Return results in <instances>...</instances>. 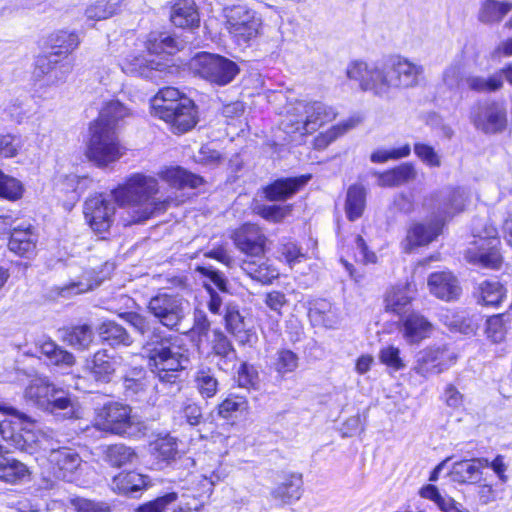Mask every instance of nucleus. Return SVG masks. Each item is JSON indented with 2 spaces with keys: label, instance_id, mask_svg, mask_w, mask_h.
Returning a JSON list of instances; mask_svg holds the SVG:
<instances>
[{
  "label": "nucleus",
  "instance_id": "f257e3e1",
  "mask_svg": "<svg viewBox=\"0 0 512 512\" xmlns=\"http://www.w3.org/2000/svg\"><path fill=\"white\" fill-rule=\"evenodd\" d=\"M158 181L152 176L135 173L125 183L114 189L111 195L97 194L84 203V216L91 229L97 234L107 233L114 221L115 203L128 207L126 225L144 222L164 213L169 200L155 198Z\"/></svg>",
  "mask_w": 512,
  "mask_h": 512
},
{
  "label": "nucleus",
  "instance_id": "f03ea898",
  "mask_svg": "<svg viewBox=\"0 0 512 512\" xmlns=\"http://www.w3.org/2000/svg\"><path fill=\"white\" fill-rule=\"evenodd\" d=\"M124 319L142 337V351L147 358L148 367L163 385L181 389L182 374L190 364L188 350L178 344V338L163 331L148 317L128 312Z\"/></svg>",
  "mask_w": 512,
  "mask_h": 512
},
{
  "label": "nucleus",
  "instance_id": "7ed1b4c3",
  "mask_svg": "<svg viewBox=\"0 0 512 512\" xmlns=\"http://www.w3.org/2000/svg\"><path fill=\"white\" fill-rule=\"evenodd\" d=\"M423 71L421 65L401 56H393L377 63L354 61L347 68V76L358 81L362 90L386 97L392 88L418 85Z\"/></svg>",
  "mask_w": 512,
  "mask_h": 512
},
{
  "label": "nucleus",
  "instance_id": "20e7f679",
  "mask_svg": "<svg viewBox=\"0 0 512 512\" xmlns=\"http://www.w3.org/2000/svg\"><path fill=\"white\" fill-rule=\"evenodd\" d=\"M465 201V191L461 188L446 187L433 193L425 205L435 212L436 220L414 224L406 237L408 248L432 242L440 234L444 221L464 209Z\"/></svg>",
  "mask_w": 512,
  "mask_h": 512
},
{
  "label": "nucleus",
  "instance_id": "39448f33",
  "mask_svg": "<svg viewBox=\"0 0 512 512\" xmlns=\"http://www.w3.org/2000/svg\"><path fill=\"white\" fill-rule=\"evenodd\" d=\"M149 58L134 56L122 64V71L131 76L156 80L158 74L168 71L172 66L171 55L179 51L182 43L165 32H152L146 41Z\"/></svg>",
  "mask_w": 512,
  "mask_h": 512
},
{
  "label": "nucleus",
  "instance_id": "423d86ee",
  "mask_svg": "<svg viewBox=\"0 0 512 512\" xmlns=\"http://www.w3.org/2000/svg\"><path fill=\"white\" fill-rule=\"evenodd\" d=\"M474 241L465 252L466 260L482 268L498 269L502 264L498 231L487 219H475L472 225Z\"/></svg>",
  "mask_w": 512,
  "mask_h": 512
},
{
  "label": "nucleus",
  "instance_id": "0eeeda50",
  "mask_svg": "<svg viewBox=\"0 0 512 512\" xmlns=\"http://www.w3.org/2000/svg\"><path fill=\"white\" fill-rule=\"evenodd\" d=\"M27 403L65 418L77 417L75 404L68 392L55 387L46 377L33 378L24 391Z\"/></svg>",
  "mask_w": 512,
  "mask_h": 512
},
{
  "label": "nucleus",
  "instance_id": "6e6552de",
  "mask_svg": "<svg viewBox=\"0 0 512 512\" xmlns=\"http://www.w3.org/2000/svg\"><path fill=\"white\" fill-rule=\"evenodd\" d=\"M125 153L118 131L93 121L89 127L86 156L98 167H106L119 160Z\"/></svg>",
  "mask_w": 512,
  "mask_h": 512
},
{
  "label": "nucleus",
  "instance_id": "1a4fd4ad",
  "mask_svg": "<svg viewBox=\"0 0 512 512\" xmlns=\"http://www.w3.org/2000/svg\"><path fill=\"white\" fill-rule=\"evenodd\" d=\"M151 107L154 115L168 123L174 133H185L197 123L195 104L188 97L178 101L154 97Z\"/></svg>",
  "mask_w": 512,
  "mask_h": 512
},
{
  "label": "nucleus",
  "instance_id": "9d476101",
  "mask_svg": "<svg viewBox=\"0 0 512 512\" xmlns=\"http://www.w3.org/2000/svg\"><path fill=\"white\" fill-rule=\"evenodd\" d=\"M223 15L226 30L239 45L248 44L259 35L262 20L254 10L233 5L225 7Z\"/></svg>",
  "mask_w": 512,
  "mask_h": 512
},
{
  "label": "nucleus",
  "instance_id": "9b49d317",
  "mask_svg": "<svg viewBox=\"0 0 512 512\" xmlns=\"http://www.w3.org/2000/svg\"><path fill=\"white\" fill-rule=\"evenodd\" d=\"M149 312L169 330H178L187 314V302L177 294L160 293L148 303Z\"/></svg>",
  "mask_w": 512,
  "mask_h": 512
},
{
  "label": "nucleus",
  "instance_id": "f8f14e48",
  "mask_svg": "<svg viewBox=\"0 0 512 512\" xmlns=\"http://www.w3.org/2000/svg\"><path fill=\"white\" fill-rule=\"evenodd\" d=\"M192 67L202 78L221 86L230 83L239 72L235 62L209 53L197 55Z\"/></svg>",
  "mask_w": 512,
  "mask_h": 512
},
{
  "label": "nucleus",
  "instance_id": "ddd939ff",
  "mask_svg": "<svg viewBox=\"0 0 512 512\" xmlns=\"http://www.w3.org/2000/svg\"><path fill=\"white\" fill-rule=\"evenodd\" d=\"M470 119L476 129L486 134L499 133L507 125V108L500 101L479 102L472 108Z\"/></svg>",
  "mask_w": 512,
  "mask_h": 512
},
{
  "label": "nucleus",
  "instance_id": "4468645a",
  "mask_svg": "<svg viewBox=\"0 0 512 512\" xmlns=\"http://www.w3.org/2000/svg\"><path fill=\"white\" fill-rule=\"evenodd\" d=\"M0 411L11 416L14 420H3L0 422V435L6 441L21 451H29L34 442L33 434L22 428L25 423H30V418L15 409L14 407L0 404Z\"/></svg>",
  "mask_w": 512,
  "mask_h": 512
},
{
  "label": "nucleus",
  "instance_id": "2eb2a0df",
  "mask_svg": "<svg viewBox=\"0 0 512 512\" xmlns=\"http://www.w3.org/2000/svg\"><path fill=\"white\" fill-rule=\"evenodd\" d=\"M0 224L9 226L8 248L11 252L27 258L35 254L38 235L32 224L18 222L9 215L0 216Z\"/></svg>",
  "mask_w": 512,
  "mask_h": 512
},
{
  "label": "nucleus",
  "instance_id": "dca6fc26",
  "mask_svg": "<svg viewBox=\"0 0 512 512\" xmlns=\"http://www.w3.org/2000/svg\"><path fill=\"white\" fill-rule=\"evenodd\" d=\"M96 425L100 430L124 435L131 428V408L119 402H108L97 412Z\"/></svg>",
  "mask_w": 512,
  "mask_h": 512
},
{
  "label": "nucleus",
  "instance_id": "f3484780",
  "mask_svg": "<svg viewBox=\"0 0 512 512\" xmlns=\"http://www.w3.org/2000/svg\"><path fill=\"white\" fill-rule=\"evenodd\" d=\"M456 358L455 352L446 345L431 347L421 353L414 369L417 374L429 377L448 369Z\"/></svg>",
  "mask_w": 512,
  "mask_h": 512
},
{
  "label": "nucleus",
  "instance_id": "a211bd4d",
  "mask_svg": "<svg viewBox=\"0 0 512 512\" xmlns=\"http://www.w3.org/2000/svg\"><path fill=\"white\" fill-rule=\"evenodd\" d=\"M121 362V356L110 354L107 350H99L86 360L85 372L96 384H108L113 380Z\"/></svg>",
  "mask_w": 512,
  "mask_h": 512
},
{
  "label": "nucleus",
  "instance_id": "6ab92c4d",
  "mask_svg": "<svg viewBox=\"0 0 512 512\" xmlns=\"http://www.w3.org/2000/svg\"><path fill=\"white\" fill-rule=\"evenodd\" d=\"M235 246L246 255V258L259 256L265 253L266 236L254 224H244L236 229L232 235Z\"/></svg>",
  "mask_w": 512,
  "mask_h": 512
},
{
  "label": "nucleus",
  "instance_id": "aec40b11",
  "mask_svg": "<svg viewBox=\"0 0 512 512\" xmlns=\"http://www.w3.org/2000/svg\"><path fill=\"white\" fill-rule=\"evenodd\" d=\"M432 330V323L426 317L416 312L404 316L399 328L402 337L408 344L420 343L430 337Z\"/></svg>",
  "mask_w": 512,
  "mask_h": 512
},
{
  "label": "nucleus",
  "instance_id": "412c9836",
  "mask_svg": "<svg viewBox=\"0 0 512 512\" xmlns=\"http://www.w3.org/2000/svg\"><path fill=\"white\" fill-rule=\"evenodd\" d=\"M489 460L486 458H472L453 463L449 472L451 479L459 484H476L482 479L481 469L487 468Z\"/></svg>",
  "mask_w": 512,
  "mask_h": 512
},
{
  "label": "nucleus",
  "instance_id": "4be33fe9",
  "mask_svg": "<svg viewBox=\"0 0 512 512\" xmlns=\"http://www.w3.org/2000/svg\"><path fill=\"white\" fill-rule=\"evenodd\" d=\"M48 460L57 469L55 471L57 477L66 481H71L72 474L78 469L82 461L75 450L67 447L51 450Z\"/></svg>",
  "mask_w": 512,
  "mask_h": 512
},
{
  "label": "nucleus",
  "instance_id": "5701e85b",
  "mask_svg": "<svg viewBox=\"0 0 512 512\" xmlns=\"http://www.w3.org/2000/svg\"><path fill=\"white\" fill-rule=\"evenodd\" d=\"M430 292L444 301L455 300L461 293L457 278L447 271L432 273L428 278Z\"/></svg>",
  "mask_w": 512,
  "mask_h": 512
},
{
  "label": "nucleus",
  "instance_id": "b1692460",
  "mask_svg": "<svg viewBox=\"0 0 512 512\" xmlns=\"http://www.w3.org/2000/svg\"><path fill=\"white\" fill-rule=\"evenodd\" d=\"M241 269L253 280L270 284L279 276V272L265 253L242 260Z\"/></svg>",
  "mask_w": 512,
  "mask_h": 512
},
{
  "label": "nucleus",
  "instance_id": "393cba45",
  "mask_svg": "<svg viewBox=\"0 0 512 512\" xmlns=\"http://www.w3.org/2000/svg\"><path fill=\"white\" fill-rule=\"evenodd\" d=\"M380 187H399L417 178V170L413 163L405 162L384 172H373Z\"/></svg>",
  "mask_w": 512,
  "mask_h": 512
},
{
  "label": "nucleus",
  "instance_id": "a878e982",
  "mask_svg": "<svg viewBox=\"0 0 512 512\" xmlns=\"http://www.w3.org/2000/svg\"><path fill=\"white\" fill-rule=\"evenodd\" d=\"M310 176L277 179L264 188L265 197L269 201H284L297 193Z\"/></svg>",
  "mask_w": 512,
  "mask_h": 512
},
{
  "label": "nucleus",
  "instance_id": "bb28decb",
  "mask_svg": "<svg viewBox=\"0 0 512 512\" xmlns=\"http://www.w3.org/2000/svg\"><path fill=\"white\" fill-rule=\"evenodd\" d=\"M224 319L227 330L242 344H252L256 335L246 327L243 316L234 305H226Z\"/></svg>",
  "mask_w": 512,
  "mask_h": 512
},
{
  "label": "nucleus",
  "instance_id": "cd10ccee",
  "mask_svg": "<svg viewBox=\"0 0 512 512\" xmlns=\"http://www.w3.org/2000/svg\"><path fill=\"white\" fill-rule=\"evenodd\" d=\"M158 175L170 186L178 189H195L204 183V180L201 176L194 174L180 166L165 168L161 170Z\"/></svg>",
  "mask_w": 512,
  "mask_h": 512
},
{
  "label": "nucleus",
  "instance_id": "c85d7f7f",
  "mask_svg": "<svg viewBox=\"0 0 512 512\" xmlns=\"http://www.w3.org/2000/svg\"><path fill=\"white\" fill-rule=\"evenodd\" d=\"M306 131L312 133L326 122L336 117V112L330 106L320 101H305Z\"/></svg>",
  "mask_w": 512,
  "mask_h": 512
},
{
  "label": "nucleus",
  "instance_id": "c756f323",
  "mask_svg": "<svg viewBox=\"0 0 512 512\" xmlns=\"http://www.w3.org/2000/svg\"><path fill=\"white\" fill-rule=\"evenodd\" d=\"M170 20L177 27H198L200 18L195 2L193 0L176 1L171 8Z\"/></svg>",
  "mask_w": 512,
  "mask_h": 512
},
{
  "label": "nucleus",
  "instance_id": "7c9ffc66",
  "mask_svg": "<svg viewBox=\"0 0 512 512\" xmlns=\"http://www.w3.org/2000/svg\"><path fill=\"white\" fill-rule=\"evenodd\" d=\"M122 386L127 398L142 397L150 386L146 370L143 367L129 369L123 376Z\"/></svg>",
  "mask_w": 512,
  "mask_h": 512
},
{
  "label": "nucleus",
  "instance_id": "2f4dec72",
  "mask_svg": "<svg viewBox=\"0 0 512 512\" xmlns=\"http://www.w3.org/2000/svg\"><path fill=\"white\" fill-rule=\"evenodd\" d=\"M467 71L461 62L449 64L442 72L443 86L453 94H462L467 87Z\"/></svg>",
  "mask_w": 512,
  "mask_h": 512
},
{
  "label": "nucleus",
  "instance_id": "473e14b6",
  "mask_svg": "<svg viewBox=\"0 0 512 512\" xmlns=\"http://www.w3.org/2000/svg\"><path fill=\"white\" fill-rule=\"evenodd\" d=\"M302 476L297 473L289 474L285 477L284 481L281 482L272 491L274 499L279 500L284 504L291 503L300 499L302 493Z\"/></svg>",
  "mask_w": 512,
  "mask_h": 512
},
{
  "label": "nucleus",
  "instance_id": "72a5a7b5",
  "mask_svg": "<svg viewBox=\"0 0 512 512\" xmlns=\"http://www.w3.org/2000/svg\"><path fill=\"white\" fill-rule=\"evenodd\" d=\"M305 100H297L295 103L290 104L287 109L286 115L281 121V127L286 133L308 134L306 131L305 120Z\"/></svg>",
  "mask_w": 512,
  "mask_h": 512
},
{
  "label": "nucleus",
  "instance_id": "f704fd0d",
  "mask_svg": "<svg viewBox=\"0 0 512 512\" xmlns=\"http://www.w3.org/2000/svg\"><path fill=\"white\" fill-rule=\"evenodd\" d=\"M129 116L130 110L123 103L119 100H111L104 104L95 122H101V124L118 131L120 123Z\"/></svg>",
  "mask_w": 512,
  "mask_h": 512
},
{
  "label": "nucleus",
  "instance_id": "c9c22d12",
  "mask_svg": "<svg viewBox=\"0 0 512 512\" xmlns=\"http://www.w3.org/2000/svg\"><path fill=\"white\" fill-rule=\"evenodd\" d=\"M100 337L109 345L116 346H130L133 339L127 330L114 321H104L98 327Z\"/></svg>",
  "mask_w": 512,
  "mask_h": 512
},
{
  "label": "nucleus",
  "instance_id": "e433bc0d",
  "mask_svg": "<svg viewBox=\"0 0 512 512\" xmlns=\"http://www.w3.org/2000/svg\"><path fill=\"white\" fill-rule=\"evenodd\" d=\"M419 494L422 498L434 502L442 512H469L462 504L456 502L448 495H442L433 484L423 486Z\"/></svg>",
  "mask_w": 512,
  "mask_h": 512
},
{
  "label": "nucleus",
  "instance_id": "4c0bfd02",
  "mask_svg": "<svg viewBox=\"0 0 512 512\" xmlns=\"http://www.w3.org/2000/svg\"><path fill=\"white\" fill-rule=\"evenodd\" d=\"M195 388L202 398L214 397L218 392L219 382L211 367L201 365L194 375Z\"/></svg>",
  "mask_w": 512,
  "mask_h": 512
},
{
  "label": "nucleus",
  "instance_id": "58836bf2",
  "mask_svg": "<svg viewBox=\"0 0 512 512\" xmlns=\"http://www.w3.org/2000/svg\"><path fill=\"white\" fill-rule=\"evenodd\" d=\"M366 205V189L362 185H351L346 194L345 212L350 221L360 218Z\"/></svg>",
  "mask_w": 512,
  "mask_h": 512
},
{
  "label": "nucleus",
  "instance_id": "ea45409f",
  "mask_svg": "<svg viewBox=\"0 0 512 512\" xmlns=\"http://www.w3.org/2000/svg\"><path fill=\"white\" fill-rule=\"evenodd\" d=\"M512 9V3L484 0L478 11V20L484 24L500 22Z\"/></svg>",
  "mask_w": 512,
  "mask_h": 512
},
{
  "label": "nucleus",
  "instance_id": "a19ab883",
  "mask_svg": "<svg viewBox=\"0 0 512 512\" xmlns=\"http://www.w3.org/2000/svg\"><path fill=\"white\" fill-rule=\"evenodd\" d=\"M61 333L62 341L76 350L88 349L93 341V331L88 325L74 326Z\"/></svg>",
  "mask_w": 512,
  "mask_h": 512
},
{
  "label": "nucleus",
  "instance_id": "79ce46f5",
  "mask_svg": "<svg viewBox=\"0 0 512 512\" xmlns=\"http://www.w3.org/2000/svg\"><path fill=\"white\" fill-rule=\"evenodd\" d=\"M28 467L15 458L0 459V480L8 484L19 483L29 477Z\"/></svg>",
  "mask_w": 512,
  "mask_h": 512
},
{
  "label": "nucleus",
  "instance_id": "37998d69",
  "mask_svg": "<svg viewBox=\"0 0 512 512\" xmlns=\"http://www.w3.org/2000/svg\"><path fill=\"white\" fill-rule=\"evenodd\" d=\"M479 302L485 306L498 307L506 299V289L497 280H485L479 284Z\"/></svg>",
  "mask_w": 512,
  "mask_h": 512
},
{
  "label": "nucleus",
  "instance_id": "c03bdc74",
  "mask_svg": "<svg viewBox=\"0 0 512 512\" xmlns=\"http://www.w3.org/2000/svg\"><path fill=\"white\" fill-rule=\"evenodd\" d=\"M37 349L45 355L52 364L72 366L75 363V357L72 353L62 349L51 339L38 340Z\"/></svg>",
  "mask_w": 512,
  "mask_h": 512
},
{
  "label": "nucleus",
  "instance_id": "a18cd8bd",
  "mask_svg": "<svg viewBox=\"0 0 512 512\" xmlns=\"http://www.w3.org/2000/svg\"><path fill=\"white\" fill-rule=\"evenodd\" d=\"M503 85V75L495 73L488 77L468 73L466 91L490 93L499 90Z\"/></svg>",
  "mask_w": 512,
  "mask_h": 512
},
{
  "label": "nucleus",
  "instance_id": "49530a36",
  "mask_svg": "<svg viewBox=\"0 0 512 512\" xmlns=\"http://www.w3.org/2000/svg\"><path fill=\"white\" fill-rule=\"evenodd\" d=\"M146 485L143 475L129 471L127 473H120L112 480V489L122 494H132L141 490Z\"/></svg>",
  "mask_w": 512,
  "mask_h": 512
},
{
  "label": "nucleus",
  "instance_id": "de8ad7c7",
  "mask_svg": "<svg viewBox=\"0 0 512 512\" xmlns=\"http://www.w3.org/2000/svg\"><path fill=\"white\" fill-rule=\"evenodd\" d=\"M299 366L298 355L289 349H280L276 352L272 368L281 377L294 372Z\"/></svg>",
  "mask_w": 512,
  "mask_h": 512
},
{
  "label": "nucleus",
  "instance_id": "09e8293b",
  "mask_svg": "<svg viewBox=\"0 0 512 512\" xmlns=\"http://www.w3.org/2000/svg\"><path fill=\"white\" fill-rule=\"evenodd\" d=\"M150 447L155 459L165 463L175 459L178 452L176 439L170 435L156 439Z\"/></svg>",
  "mask_w": 512,
  "mask_h": 512
},
{
  "label": "nucleus",
  "instance_id": "8fccbe9b",
  "mask_svg": "<svg viewBox=\"0 0 512 512\" xmlns=\"http://www.w3.org/2000/svg\"><path fill=\"white\" fill-rule=\"evenodd\" d=\"M119 4L120 1L96 0L88 5L85 15L89 20H104L117 13Z\"/></svg>",
  "mask_w": 512,
  "mask_h": 512
},
{
  "label": "nucleus",
  "instance_id": "3c124183",
  "mask_svg": "<svg viewBox=\"0 0 512 512\" xmlns=\"http://www.w3.org/2000/svg\"><path fill=\"white\" fill-rule=\"evenodd\" d=\"M50 43L52 48L56 49V51L52 53L60 57L62 54L67 55L75 50L80 41L75 32L58 31L51 36Z\"/></svg>",
  "mask_w": 512,
  "mask_h": 512
},
{
  "label": "nucleus",
  "instance_id": "603ef678",
  "mask_svg": "<svg viewBox=\"0 0 512 512\" xmlns=\"http://www.w3.org/2000/svg\"><path fill=\"white\" fill-rule=\"evenodd\" d=\"M508 314H497L489 317L486 321V334L493 342L499 343L504 340L509 323Z\"/></svg>",
  "mask_w": 512,
  "mask_h": 512
},
{
  "label": "nucleus",
  "instance_id": "864d4df0",
  "mask_svg": "<svg viewBox=\"0 0 512 512\" xmlns=\"http://www.w3.org/2000/svg\"><path fill=\"white\" fill-rule=\"evenodd\" d=\"M212 349L216 356L223 360L224 364L233 363L237 359V352L228 337L222 332H215Z\"/></svg>",
  "mask_w": 512,
  "mask_h": 512
},
{
  "label": "nucleus",
  "instance_id": "5fc2aeb1",
  "mask_svg": "<svg viewBox=\"0 0 512 512\" xmlns=\"http://www.w3.org/2000/svg\"><path fill=\"white\" fill-rule=\"evenodd\" d=\"M135 458L136 453L134 450L123 444L111 445L106 451V459L114 467H121L132 463Z\"/></svg>",
  "mask_w": 512,
  "mask_h": 512
},
{
  "label": "nucleus",
  "instance_id": "6e6d98bb",
  "mask_svg": "<svg viewBox=\"0 0 512 512\" xmlns=\"http://www.w3.org/2000/svg\"><path fill=\"white\" fill-rule=\"evenodd\" d=\"M411 154V147L409 144H404L398 148H379L373 151L370 155V161L376 164H383L389 160H400L406 158Z\"/></svg>",
  "mask_w": 512,
  "mask_h": 512
},
{
  "label": "nucleus",
  "instance_id": "4d7b16f0",
  "mask_svg": "<svg viewBox=\"0 0 512 512\" xmlns=\"http://www.w3.org/2000/svg\"><path fill=\"white\" fill-rule=\"evenodd\" d=\"M413 150L416 157L426 166L431 168H437L441 166V157L433 146L423 142H416L414 144Z\"/></svg>",
  "mask_w": 512,
  "mask_h": 512
},
{
  "label": "nucleus",
  "instance_id": "13d9d810",
  "mask_svg": "<svg viewBox=\"0 0 512 512\" xmlns=\"http://www.w3.org/2000/svg\"><path fill=\"white\" fill-rule=\"evenodd\" d=\"M23 186L13 177L5 175L0 170V197L9 200H17L22 197Z\"/></svg>",
  "mask_w": 512,
  "mask_h": 512
},
{
  "label": "nucleus",
  "instance_id": "bf43d9fd",
  "mask_svg": "<svg viewBox=\"0 0 512 512\" xmlns=\"http://www.w3.org/2000/svg\"><path fill=\"white\" fill-rule=\"evenodd\" d=\"M248 403L244 397L237 395H229L218 405V414L222 418L228 419L236 412L246 410Z\"/></svg>",
  "mask_w": 512,
  "mask_h": 512
},
{
  "label": "nucleus",
  "instance_id": "052dcab7",
  "mask_svg": "<svg viewBox=\"0 0 512 512\" xmlns=\"http://www.w3.org/2000/svg\"><path fill=\"white\" fill-rule=\"evenodd\" d=\"M411 302V297L408 296L405 289H397L390 292L386 297V307L388 310L401 315L406 312L407 307Z\"/></svg>",
  "mask_w": 512,
  "mask_h": 512
},
{
  "label": "nucleus",
  "instance_id": "680f3d73",
  "mask_svg": "<svg viewBox=\"0 0 512 512\" xmlns=\"http://www.w3.org/2000/svg\"><path fill=\"white\" fill-rule=\"evenodd\" d=\"M177 499L178 494L176 492H168L140 505L137 512H164L167 510L168 506L173 504Z\"/></svg>",
  "mask_w": 512,
  "mask_h": 512
},
{
  "label": "nucleus",
  "instance_id": "e2e57ef3",
  "mask_svg": "<svg viewBox=\"0 0 512 512\" xmlns=\"http://www.w3.org/2000/svg\"><path fill=\"white\" fill-rule=\"evenodd\" d=\"M71 506L76 512H110L111 506L105 501H96L83 497L71 500Z\"/></svg>",
  "mask_w": 512,
  "mask_h": 512
},
{
  "label": "nucleus",
  "instance_id": "0e129e2a",
  "mask_svg": "<svg viewBox=\"0 0 512 512\" xmlns=\"http://www.w3.org/2000/svg\"><path fill=\"white\" fill-rule=\"evenodd\" d=\"M379 359L382 364L391 368L394 371H399L405 368V363L400 357V350L395 346H387L380 350Z\"/></svg>",
  "mask_w": 512,
  "mask_h": 512
},
{
  "label": "nucleus",
  "instance_id": "69168bd1",
  "mask_svg": "<svg viewBox=\"0 0 512 512\" xmlns=\"http://www.w3.org/2000/svg\"><path fill=\"white\" fill-rule=\"evenodd\" d=\"M59 59L60 57L53 53L38 56L35 61V77L37 79L45 78L46 81L49 75L52 73L55 65L58 63Z\"/></svg>",
  "mask_w": 512,
  "mask_h": 512
},
{
  "label": "nucleus",
  "instance_id": "338daca9",
  "mask_svg": "<svg viewBox=\"0 0 512 512\" xmlns=\"http://www.w3.org/2000/svg\"><path fill=\"white\" fill-rule=\"evenodd\" d=\"M72 69L73 65L66 59V57L64 59H59L45 83L47 85H59L64 83L72 72Z\"/></svg>",
  "mask_w": 512,
  "mask_h": 512
},
{
  "label": "nucleus",
  "instance_id": "774afa93",
  "mask_svg": "<svg viewBox=\"0 0 512 512\" xmlns=\"http://www.w3.org/2000/svg\"><path fill=\"white\" fill-rule=\"evenodd\" d=\"M291 210L292 207L290 205H263L259 207L258 213L266 220L278 222L290 214Z\"/></svg>",
  "mask_w": 512,
  "mask_h": 512
}]
</instances>
